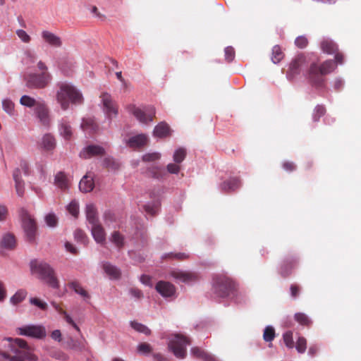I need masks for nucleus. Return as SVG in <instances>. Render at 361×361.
<instances>
[{
    "mask_svg": "<svg viewBox=\"0 0 361 361\" xmlns=\"http://www.w3.org/2000/svg\"><path fill=\"white\" fill-rule=\"evenodd\" d=\"M55 184L61 190H66L68 188V181L66 175L59 172L55 176Z\"/></svg>",
    "mask_w": 361,
    "mask_h": 361,
    "instance_id": "obj_34",
    "label": "nucleus"
},
{
    "mask_svg": "<svg viewBox=\"0 0 361 361\" xmlns=\"http://www.w3.org/2000/svg\"><path fill=\"white\" fill-rule=\"evenodd\" d=\"M321 49L326 54H331L338 50L336 44L330 39H324L321 43Z\"/></svg>",
    "mask_w": 361,
    "mask_h": 361,
    "instance_id": "obj_28",
    "label": "nucleus"
},
{
    "mask_svg": "<svg viewBox=\"0 0 361 361\" xmlns=\"http://www.w3.org/2000/svg\"><path fill=\"white\" fill-rule=\"evenodd\" d=\"M45 222L49 227H55L58 224V219L54 213H49L45 216Z\"/></svg>",
    "mask_w": 361,
    "mask_h": 361,
    "instance_id": "obj_49",
    "label": "nucleus"
},
{
    "mask_svg": "<svg viewBox=\"0 0 361 361\" xmlns=\"http://www.w3.org/2000/svg\"><path fill=\"white\" fill-rule=\"evenodd\" d=\"M213 292L218 298H226L236 290L235 283L226 275L218 274L213 278Z\"/></svg>",
    "mask_w": 361,
    "mask_h": 361,
    "instance_id": "obj_4",
    "label": "nucleus"
},
{
    "mask_svg": "<svg viewBox=\"0 0 361 361\" xmlns=\"http://www.w3.org/2000/svg\"><path fill=\"white\" fill-rule=\"evenodd\" d=\"M40 101H37L33 97H31L27 95H23L21 97L20 99V103L21 105L27 106V107H36L37 104H39Z\"/></svg>",
    "mask_w": 361,
    "mask_h": 361,
    "instance_id": "obj_36",
    "label": "nucleus"
},
{
    "mask_svg": "<svg viewBox=\"0 0 361 361\" xmlns=\"http://www.w3.org/2000/svg\"><path fill=\"white\" fill-rule=\"evenodd\" d=\"M20 216L27 240L31 243H35L37 230L35 219L23 209L20 210Z\"/></svg>",
    "mask_w": 361,
    "mask_h": 361,
    "instance_id": "obj_6",
    "label": "nucleus"
},
{
    "mask_svg": "<svg viewBox=\"0 0 361 361\" xmlns=\"http://www.w3.org/2000/svg\"><path fill=\"white\" fill-rule=\"evenodd\" d=\"M152 278L151 276H148V275H146V274H142L141 276H140V281L145 284V285H147V286H152Z\"/></svg>",
    "mask_w": 361,
    "mask_h": 361,
    "instance_id": "obj_64",
    "label": "nucleus"
},
{
    "mask_svg": "<svg viewBox=\"0 0 361 361\" xmlns=\"http://www.w3.org/2000/svg\"><path fill=\"white\" fill-rule=\"evenodd\" d=\"M2 247L6 249H13L16 247V240L13 235L7 233L4 235L1 241Z\"/></svg>",
    "mask_w": 361,
    "mask_h": 361,
    "instance_id": "obj_31",
    "label": "nucleus"
},
{
    "mask_svg": "<svg viewBox=\"0 0 361 361\" xmlns=\"http://www.w3.org/2000/svg\"><path fill=\"white\" fill-rule=\"evenodd\" d=\"M326 113V109L322 105H317L313 113V121L314 122H318L322 116H323Z\"/></svg>",
    "mask_w": 361,
    "mask_h": 361,
    "instance_id": "obj_45",
    "label": "nucleus"
},
{
    "mask_svg": "<svg viewBox=\"0 0 361 361\" xmlns=\"http://www.w3.org/2000/svg\"><path fill=\"white\" fill-rule=\"evenodd\" d=\"M104 154V147L97 145H90L80 152V157L83 159H90L92 157H102Z\"/></svg>",
    "mask_w": 361,
    "mask_h": 361,
    "instance_id": "obj_15",
    "label": "nucleus"
},
{
    "mask_svg": "<svg viewBox=\"0 0 361 361\" xmlns=\"http://www.w3.org/2000/svg\"><path fill=\"white\" fill-rule=\"evenodd\" d=\"M180 166L176 163V164H169L167 165V171L170 173L176 174L180 171Z\"/></svg>",
    "mask_w": 361,
    "mask_h": 361,
    "instance_id": "obj_60",
    "label": "nucleus"
},
{
    "mask_svg": "<svg viewBox=\"0 0 361 361\" xmlns=\"http://www.w3.org/2000/svg\"><path fill=\"white\" fill-rule=\"evenodd\" d=\"M24 80L27 87L31 89L44 88L51 80V75L48 72L42 73H30L25 76Z\"/></svg>",
    "mask_w": 361,
    "mask_h": 361,
    "instance_id": "obj_7",
    "label": "nucleus"
},
{
    "mask_svg": "<svg viewBox=\"0 0 361 361\" xmlns=\"http://www.w3.org/2000/svg\"><path fill=\"white\" fill-rule=\"evenodd\" d=\"M27 295V292L25 290H18L14 295L11 298V302L16 305L23 301Z\"/></svg>",
    "mask_w": 361,
    "mask_h": 361,
    "instance_id": "obj_44",
    "label": "nucleus"
},
{
    "mask_svg": "<svg viewBox=\"0 0 361 361\" xmlns=\"http://www.w3.org/2000/svg\"><path fill=\"white\" fill-rule=\"evenodd\" d=\"M295 348L299 353H304L307 349V340L303 336H299L295 343Z\"/></svg>",
    "mask_w": 361,
    "mask_h": 361,
    "instance_id": "obj_42",
    "label": "nucleus"
},
{
    "mask_svg": "<svg viewBox=\"0 0 361 361\" xmlns=\"http://www.w3.org/2000/svg\"><path fill=\"white\" fill-rule=\"evenodd\" d=\"M104 165L109 170H116L119 168V164L111 157H106L104 159Z\"/></svg>",
    "mask_w": 361,
    "mask_h": 361,
    "instance_id": "obj_48",
    "label": "nucleus"
},
{
    "mask_svg": "<svg viewBox=\"0 0 361 361\" xmlns=\"http://www.w3.org/2000/svg\"><path fill=\"white\" fill-rule=\"evenodd\" d=\"M13 178L15 181V188L18 196L23 197L24 195V181L20 176V171L19 169H16L13 173Z\"/></svg>",
    "mask_w": 361,
    "mask_h": 361,
    "instance_id": "obj_22",
    "label": "nucleus"
},
{
    "mask_svg": "<svg viewBox=\"0 0 361 361\" xmlns=\"http://www.w3.org/2000/svg\"><path fill=\"white\" fill-rule=\"evenodd\" d=\"M75 238L78 241L81 242L83 244L87 243V238L86 234L82 230H76L75 231Z\"/></svg>",
    "mask_w": 361,
    "mask_h": 361,
    "instance_id": "obj_53",
    "label": "nucleus"
},
{
    "mask_svg": "<svg viewBox=\"0 0 361 361\" xmlns=\"http://www.w3.org/2000/svg\"><path fill=\"white\" fill-rule=\"evenodd\" d=\"M60 134L63 137L67 140H70L72 137V128L69 123L64 120H62L59 126Z\"/></svg>",
    "mask_w": 361,
    "mask_h": 361,
    "instance_id": "obj_29",
    "label": "nucleus"
},
{
    "mask_svg": "<svg viewBox=\"0 0 361 361\" xmlns=\"http://www.w3.org/2000/svg\"><path fill=\"white\" fill-rule=\"evenodd\" d=\"M86 218L91 225L99 223L97 210L94 204H88L85 209Z\"/></svg>",
    "mask_w": 361,
    "mask_h": 361,
    "instance_id": "obj_24",
    "label": "nucleus"
},
{
    "mask_svg": "<svg viewBox=\"0 0 361 361\" xmlns=\"http://www.w3.org/2000/svg\"><path fill=\"white\" fill-rule=\"evenodd\" d=\"M94 183L91 174L87 173L81 179L79 183V188L82 192H89L94 189Z\"/></svg>",
    "mask_w": 361,
    "mask_h": 361,
    "instance_id": "obj_18",
    "label": "nucleus"
},
{
    "mask_svg": "<svg viewBox=\"0 0 361 361\" xmlns=\"http://www.w3.org/2000/svg\"><path fill=\"white\" fill-rule=\"evenodd\" d=\"M241 183L239 178H233L224 181L221 184V189L226 192L234 191L240 187Z\"/></svg>",
    "mask_w": 361,
    "mask_h": 361,
    "instance_id": "obj_25",
    "label": "nucleus"
},
{
    "mask_svg": "<svg viewBox=\"0 0 361 361\" xmlns=\"http://www.w3.org/2000/svg\"><path fill=\"white\" fill-rule=\"evenodd\" d=\"M294 318L296 322L303 326H309L312 324V322L309 317L305 314L302 312L296 313L294 316Z\"/></svg>",
    "mask_w": 361,
    "mask_h": 361,
    "instance_id": "obj_40",
    "label": "nucleus"
},
{
    "mask_svg": "<svg viewBox=\"0 0 361 361\" xmlns=\"http://www.w3.org/2000/svg\"><path fill=\"white\" fill-rule=\"evenodd\" d=\"M148 141L147 137L145 134H140L135 136H133L130 137L128 142L127 145L128 147L131 148H139L143 147L147 145Z\"/></svg>",
    "mask_w": 361,
    "mask_h": 361,
    "instance_id": "obj_19",
    "label": "nucleus"
},
{
    "mask_svg": "<svg viewBox=\"0 0 361 361\" xmlns=\"http://www.w3.org/2000/svg\"><path fill=\"white\" fill-rule=\"evenodd\" d=\"M145 210L147 214L155 215L157 214L158 207L157 206H151L149 204L144 206Z\"/></svg>",
    "mask_w": 361,
    "mask_h": 361,
    "instance_id": "obj_62",
    "label": "nucleus"
},
{
    "mask_svg": "<svg viewBox=\"0 0 361 361\" xmlns=\"http://www.w3.org/2000/svg\"><path fill=\"white\" fill-rule=\"evenodd\" d=\"M30 266L32 273L45 280L49 286L54 288L59 287V281L54 275V271L48 264L35 260L31 262Z\"/></svg>",
    "mask_w": 361,
    "mask_h": 361,
    "instance_id": "obj_5",
    "label": "nucleus"
},
{
    "mask_svg": "<svg viewBox=\"0 0 361 361\" xmlns=\"http://www.w3.org/2000/svg\"><path fill=\"white\" fill-rule=\"evenodd\" d=\"M153 134L157 137H168L171 135L170 127L166 123L161 122L155 126Z\"/></svg>",
    "mask_w": 361,
    "mask_h": 361,
    "instance_id": "obj_23",
    "label": "nucleus"
},
{
    "mask_svg": "<svg viewBox=\"0 0 361 361\" xmlns=\"http://www.w3.org/2000/svg\"><path fill=\"white\" fill-rule=\"evenodd\" d=\"M307 58L303 54L297 55L290 63L287 77L290 80L293 79L301 73L303 68L307 66Z\"/></svg>",
    "mask_w": 361,
    "mask_h": 361,
    "instance_id": "obj_11",
    "label": "nucleus"
},
{
    "mask_svg": "<svg viewBox=\"0 0 361 361\" xmlns=\"http://www.w3.org/2000/svg\"><path fill=\"white\" fill-rule=\"evenodd\" d=\"M127 110L134 115V116L142 123L147 124L153 121L155 116V109L153 106L147 107L142 110L135 105H128Z\"/></svg>",
    "mask_w": 361,
    "mask_h": 361,
    "instance_id": "obj_9",
    "label": "nucleus"
},
{
    "mask_svg": "<svg viewBox=\"0 0 361 361\" xmlns=\"http://www.w3.org/2000/svg\"><path fill=\"white\" fill-rule=\"evenodd\" d=\"M41 146L47 151L53 150L56 147L55 138L50 134L44 135L42 137Z\"/></svg>",
    "mask_w": 361,
    "mask_h": 361,
    "instance_id": "obj_26",
    "label": "nucleus"
},
{
    "mask_svg": "<svg viewBox=\"0 0 361 361\" xmlns=\"http://www.w3.org/2000/svg\"><path fill=\"white\" fill-rule=\"evenodd\" d=\"M56 100L61 109L66 111L68 109L70 103L80 104L83 98L82 94L72 85L60 83L56 92Z\"/></svg>",
    "mask_w": 361,
    "mask_h": 361,
    "instance_id": "obj_2",
    "label": "nucleus"
},
{
    "mask_svg": "<svg viewBox=\"0 0 361 361\" xmlns=\"http://www.w3.org/2000/svg\"><path fill=\"white\" fill-rule=\"evenodd\" d=\"M276 337L275 329L271 326L265 327L263 332V339L266 342H271Z\"/></svg>",
    "mask_w": 361,
    "mask_h": 361,
    "instance_id": "obj_38",
    "label": "nucleus"
},
{
    "mask_svg": "<svg viewBox=\"0 0 361 361\" xmlns=\"http://www.w3.org/2000/svg\"><path fill=\"white\" fill-rule=\"evenodd\" d=\"M8 215V209L4 205L0 204V221H5Z\"/></svg>",
    "mask_w": 361,
    "mask_h": 361,
    "instance_id": "obj_63",
    "label": "nucleus"
},
{
    "mask_svg": "<svg viewBox=\"0 0 361 361\" xmlns=\"http://www.w3.org/2000/svg\"><path fill=\"white\" fill-rule=\"evenodd\" d=\"M14 103L10 99H4L2 101L3 109L10 116H13L15 114Z\"/></svg>",
    "mask_w": 361,
    "mask_h": 361,
    "instance_id": "obj_41",
    "label": "nucleus"
},
{
    "mask_svg": "<svg viewBox=\"0 0 361 361\" xmlns=\"http://www.w3.org/2000/svg\"><path fill=\"white\" fill-rule=\"evenodd\" d=\"M336 67V64L332 60H326L320 64L312 62L307 71L306 75L312 85L322 87L325 82V75L333 72Z\"/></svg>",
    "mask_w": 361,
    "mask_h": 361,
    "instance_id": "obj_1",
    "label": "nucleus"
},
{
    "mask_svg": "<svg viewBox=\"0 0 361 361\" xmlns=\"http://www.w3.org/2000/svg\"><path fill=\"white\" fill-rule=\"evenodd\" d=\"M284 57V54L281 47L279 45H275L272 49L271 61L274 63H279Z\"/></svg>",
    "mask_w": 361,
    "mask_h": 361,
    "instance_id": "obj_35",
    "label": "nucleus"
},
{
    "mask_svg": "<svg viewBox=\"0 0 361 361\" xmlns=\"http://www.w3.org/2000/svg\"><path fill=\"white\" fill-rule=\"evenodd\" d=\"M18 334L37 339L45 338L46 329L41 325H25L16 329Z\"/></svg>",
    "mask_w": 361,
    "mask_h": 361,
    "instance_id": "obj_10",
    "label": "nucleus"
},
{
    "mask_svg": "<svg viewBox=\"0 0 361 361\" xmlns=\"http://www.w3.org/2000/svg\"><path fill=\"white\" fill-rule=\"evenodd\" d=\"M137 351L142 354H149L152 353V348L147 343H141L137 345Z\"/></svg>",
    "mask_w": 361,
    "mask_h": 361,
    "instance_id": "obj_51",
    "label": "nucleus"
},
{
    "mask_svg": "<svg viewBox=\"0 0 361 361\" xmlns=\"http://www.w3.org/2000/svg\"><path fill=\"white\" fill-rule=\"evenodd\" d=\"M166 258H171V259H176L178 260H183L185 259H187L188 257L186 254L182 253V252H178V253H169L165 255Z\"/></svg>",
    "mask_w": 361,
    "mask_h": 361,
    "instance_id": "obj_56",
    "label": "nucleus"
},
{
    "mask_svg": "<svg viewBox=\"0 0 361 361\" xmlns=\"http://www.w3.org/2000/svg\"><path fill=\"white\" fill-rule=\"evenodd\" d=\"M290 295L293 298H297L300 292V287L297 284H292L290 287Z\"/></svg>",
    "mask_w": 361,
    "mask_h": 361,
    "instance_id": "obj_59",
    "label": "nucleus"
},
{
    "mask_svg": "<svg viewBox=\"0 0 361 361\" xmlns=\"http://www.w3.org/2000/svg\"><path fill=\"white\" fill-rule=\"evenodd\" d=\"M81 128L85 131H89L90 133H94L97 130L98 126L93 118H84L82 120Z\"/></svg>",
    "mask_w": 361,
    "mask_h": 361,
    "instance_id": "obj_33",
    "label": "nucleus"
},
{
    "mask_svg": "<svg viewBox=\"0 0 361 361\" xmlns=\"http://www.w3.org/2000/svg\"><path fill=\"white\" fill-rule=\"evenodd\" d=\"M100 99L106 117L110 120L116 117L118 113V106L113 100L111 95L108 92H103L100 95Z\"/></svg>",
    "mask_w": 361,
    "mask_h": 361,
    "instance_id": "obj_12",
    "label": "nucleus"
},
{
    "mask_svg": "<svg viewBox=\"0 0 361 361\" xmlns=\"http://www.w3.org/2000/svg\"><path fill=\"white\" fill-rule=\"evenodd\" d=\"M30 302L32 305H34L38 307L39 308H40L42 310H45L47 308V304L46 302L42 301L39 298H30Z\"/></svg>",
    "mask_w": 361,
    "mask_h": 361,
    "instance_id": "obj_54",
    "label": "nucleus"
},
{
    "mask_svg": "<svg viewBox=\"0 0 361 361\" xmlns=\"http://www.w3.org/2000/svg\"><path fill=\"white\" fill-rule=\"evenodd\" d=\"M191 353L194 357L202 359L204 361H214V358L211 355L199 348H192L191 349Z\"/></svg>",
    "mask_w": 361,
    "mask_h": 361,
    "instance_id": "obj_32",
    "label": "nucleus"
},
{
    "mask_svg": "<svg viewBox=\"0 0 361 361\" xmlns=\"http://www.w3.org/2000/svg\"><path fill=\"white\" fill-rule=\"evenodd\" d=\"M42 37L47 43L52 47H59L61 46L60 37L49 31H42Z\"/></svg>",
    "mask_w": 361,
    "mask_h": 361,
    "instance_id": "obj_21",
    "label": "nucleus"
},
{
    "mask_svg": "<svg viewBox=\"0 0 361 361\" xmlns=\"http://www.w3.org/2000/svg\"><path fill=\"white\" fill-rule=\"evenodd\" d=\"M295 44L299 49H304L308 44V39L305 36H299L295 39Z\"/></svg>",
    "mask_w": 361,
    "mask_h": 361,
    "instance_id": "obj_50",
    "label": "nucleus"
},
{
    "mask_svg": "<svg viewBox=\"0 0 361 361\" xmlns=\"http://www.w3.org/2000/svg\"><path fill=\"white\" fill-rule=\"evenodd\" d=\"M18 37L25 43H29L31 40V37L27 33L23 30H18L16 31Z\"/></svg>",
    "mask_w": 361,
    "mask_h": 361,
    "instance_id": "obj_55",
    "label": "nucleus"
},
{
    "mask_svg": "<svg viewBox=\"0 0 361 361\" xmlns=\"http://www.w3.org/2000/svg\"><path fill=\"white\" fill-rule=\"evenodd\" d=\"M161 155L157 152L147 153L143 155L142 160L144 161H154L158 160L160 158Z\"/></svg>",
    "mask_w": 361,
    "mask_h": 361,
    "instance_id": "obj_52",
    "label": "nucleus"
},
{
    "mask_svg": "<svg viewBox=\"0 0 361 361\" xmlns=\"http://www.w3.org/2000/svg\"><path fill=\"white\" fill-rule=\"evenodd\" d=\"M92 234L97 243H103L106 240V233L102 226L98 223L92 225Z\"/></svg>",
    "mask_w": 361,
    "mask_h": 361,
    "instance_id": "obj_20",
    "label": "nucleus"
},
{
    "mask_svg": "<svg viewBox=\"0 0 361 361\" xmlns=\"http://www.w3.org/2000/svg\"><path fill=\"white\" fill-rule=\"evenodd\" d=\"M225 57L227 61L231 62L235 57L234 49L231 47H228L225 49Z\"/></svg>",
    "mask_w": 361,
    "mask_h": 361,
    "instance_id": "obj_57",
    "label": "nucleus"
},
{
    "mask_svg": "<svg viewBox=\"0 0 361 361\" xmlns=\"http://www.w3.org/2000/svg\"><path fill=\"white\" fill-rule=\"evenodd\" d=\"M189 344L188 338L180 334H176L170 341L169 348L176 357L183 359L186 355V346Z\"/></svg>",
    "mask_w": 361,
    "mask_h": 361,
    "instance_id": "obj_8",
    "label": "nucleus"
},
{
    "mask_svg": "<svg viewBox=\"0 0 361 361\" xmlns=\"http://www.w3.org/2000/svg\"><path fill=\"white\" fill-rule=\"evenodd\" d=\"M6 340L9 341V345L11 350L16 355L11 357L6 352H1L0 355L2 357L6 359H10V361H35L37 360L36 356L32 354L26 341L23 339L16 338L13 340L11 338H8Z\"/></svg>",
    "mask_w": 361,
    "mask_h": 361,
    "instance_id": "obj_3",
    "label": "nucleus"
},
{
    "mask_svg": "<svg viewBox=\"0 0 361 361\" xmlns=\"http://www.w3.org/2000/svg\"><path fill=\"white\" fill-rule=\"evenodd\" d=\"M283 168L289 172L293 171L296 169V166L292 161H285L283 164Z\"/></svg>",
    "mask_w": 361,
    "mask_h": 361,
    "instance_id": "obj_61",
    "label": "nucleus"
},
{
    "mask_svg": "<svg viewBox=\"0 0 361 361\" xmlns=\"http://www.w3.org/2000/svg\"><path fill=\"white\" fill-rule=\"evenodd\" d=\"M130 326L136 331L144 334L147 336L150 335L151 334L150 329L147 326L141 323L133 321L130 322Z\"/></svg>",
    "mask_w": 361,
    "mask_h": 361,
    "instance_id": "obj_37",
    "label": "nucleus"
},
{
    "mask_svg": "<svg viewBox=\"0 0 361 361\" xmlns=\"http://www.w3.org/2000/svg\"><path fill=\"white\" fill-rule=\"evenodd\" d=\"M283 340L286 346L288 348H293L295 344L293 338V332L288 331L283 334Z\"/></svg>",
    "mask_w": 361,
    "mask_h": 361,
    "instance_id": "obj_43",
    "label": "nucleus"
},
{
    "mask_svg": "<svg viewBox=\"0 0 361 361\" xmlns=\"http://www.w3.org/2000/svg\"><path fill=\"white\" fill-rule=\"evenodd\" d=\"M34 111L41 124L48 126L50 123L49 110L45 102L40 101Z\"/></svg>",
    "mask_w": 361,
    "mask_h": 361,
    "instance_id": "obj_13",
    "label": "nucleus"
},
{
    "mask_svg": "<svg viewBox=\"0 0 361 361\" xmlns=\"http://www.w3.org/2000/svg\"><path fill=\"white\" fill-rule=\"evenodd\" d=\"M171 276L175 279L183 283H190L198 280V274L195 272L173 270L170 273Z\"/></svg>",
    "mask_w": 361,
    "mask_h": 361,
    "instance_id": "obj_16",
    "label": "nucleus"
},
{
    "mask_svg": "<svg viewBox=\"0 0 361 361\" xmlns=\"http://www.w3.org/2000/svg\"><path fill=\"white\" fill-rule=\"evenodd\" d=\"M111 241L115 244L118 248H121L124 245V238L118 231H114L111 238Z\"/></svg>",
    "mask_w": 361,
    "mask_h": 361,
    "instance_id": "obj_39",
    "label": "nucleus"
},
{
    "mask_svg": "<svg viewBox=\"0 0 361 361\" xmlns=\"http://www.w3.org/2000/svg\"><path fill=\"white\" fill-rule=\"evenodd\" d=\"M64 319L67 323L72 325L78 331H80V328L78 326V325L75 323V322L73 320V319L70 317L69 314H67L66 312H63V314Z\"/></svg>",
    "mask_w": 361,
    "mask_h": 361,
    "instance_id": "obj_58",
    "label": "nucleus"
},
{
    "mask_svg": "<svg viewBox=\"0 0 361 361\" xmlns=\"http://www.w3.org/2000/svg\"><path fill=\"white\" fill-rule=\"evenodd\" d=\"M67 210L72 216H73L75 218L78 217L79 214L78 203L75 200L71 201L70 204L67 206Z\"/></svg>",
    "mask_w": 361,
    "mask_h": 361,
    "instance_id": "obj_47",
    "label": "nucleus"
},
{
    "mask_svg": "<svg viewBox=\"0 0 361 361\" xmlns=\"http://www.w3.org/2000/svg\"><path fill=\"white\" fill-rule=\"evenodd\" d=\"M103 269L105 273L111 278L117 279L121 276L120 270L115 266H113L110 263L106 262L103 264Z\"/></svg>",
    "mask_w": 361,
    "mask_h": 361,
    "instance_id": "obj_27",
    "label": "nucleus"
},
{
    "mask_svg": "<svg viewBox=\"0 0 361 361\" xmlns=\"http://www.w3.org/2000/svg\"><path fill=\"white\" fill-rule=\"evenodd\" d=\"M298 259L296 257H290L286 259L281 267V274L286 278L290 275L292 270L296 267Z\"/></svg>",
    "mask_w": 361,
    "mask_h": 361,
    "instance_id": "obj_17",
    "label": "nucleus"
},
{
    "mask_svg": "<svg viewBox=\"0 0 361 361\" xmlns=\"http://www.w3.org/2000/svg\"><path fill=\"white\" fill-rule=\"evenodd\" d=\"M186 156V151L183 148L178 149L173 154V161L177 163H181Z\"/></svg>",
    "mask_w": 361,
    "mask_h": 361,
    "instance_id": "obj_46",
    "label": "nucleus"
},
{
    "mask_svg": "<svg viewBox=\"0 0 361 361\" xmlns=\"http://www.w3.org/2000/svg\"><path fill=\"white\" fill-rule=\"evenodd\" d=\"M156 290L164 298L175 295L176 288L174 285L165 281H159L155 286Z\"/></svg>",
    "mask_w": 361,
    "mask_h": 361,
    "instance_id": "obj_14",
    "label": "nucleus"
},
{
    "mask_svg": "<svg viewBox=\"0 0 361 361\" xmlns=\"http://www.w3.org/2000/svg\"><path fill=\"white\" fill-rule=\"evenodd\" d=\"M68 287L73 290L77 294L80 295L84 298H90V295L80 285V283L76 281H73L68 283Z\"/></svg>",
    "mask_w": 361,
    "mask_h": 361,
    "instance_id": "obj_30",
    "label": "nucleus"
}]
</instances>
